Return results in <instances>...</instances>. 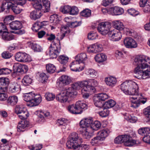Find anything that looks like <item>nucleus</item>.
Listing matches in <instances>:
<instances>
[{
	"label": "nucleus",
	"instance_id": "36",
	"mask_svg": "<svg viewBox=\"0 0 150 150\" xmlns=\"http://www.w3.org/2000/svg\"><path fill=\"white\" fill-rule=\"evenodd\" d=\"M43 9L42 11L43 12H47L50 10V3L47 0H42Z\"/></svg>",
	"mask_w": 150,
	"mask_h": 150
},
{
	"label": "nucleus",
	"instance_id": "60",
	"mask_svg": "<svg viewBox=\"0 0 150 150\" xmlns=\"http://www.w3.org/2000/svg\"><path fill=\"white\" fill-rule=\"evenodd\" d=\"M39 79L42 83H45L47 80L48 77L44 73H41L39 74Z\"/></svg>",
	"mask_w": 150,
	"mask_h": 150
},
{
	"label": "nucleus",
	"instance_id": "63",
	"mask_svg": "<svg viewBox=\"0 0 150 150\" xmlns=\"http://www.w3.org/2000/svg\"><path fill=\"white\" fill-rule=\"evenodd\" d=\"M103 110L99 112V114L102 117H106L109 114V111L106 108L104 107Z\"/></svg>",
	"mask_w": 150,
	"mask_h": 150
},
{
	"label": "nucleus",
	"instance_id": "31",
	"mask_svg": "<svg viewBox=\"0 0 150 150\" xmlns=\"http://www.w3.org/2000/svg\"><path fill=\"white\" fill-rule=\"evenodd\" d=\"M85 84L84 80L74 83L72 86L71 87L74 90H79L81 88H84Z\"/></svg>",
	"mask_w": 150,
	"mask_h": 150
},
{
	"label": "nucleus",
	"instance_id": "20",
	"mask_svg": "<svg viewBox=\"0 0 150 150\" xmlns=\"http://www.w3.org/2000/svg\"><path fill=\"white\" fill-rule=\"evenodd\" d=\"M36 114H37L39 119L38 120L39 122H44L45 121L44 117H47L50 115L49 112L46 111L43 112L41 110L37 111L36 112Z\"/></svg>",
	"mask_w": 150,
	"mask_h": 150
},
{
	"label": "nucleus",
	"instance_id": "9",
	"mask_svg": "<svg viewBox=\"0 0 150 150\" xmlns=\"http://www.w3.org/2000/svg\"><path fill=\"white\" fill-rule=\"evenodd\" d=\"M60 52L59 47H58L57 45L53 43L51 45L49 48V53L50 58H56L59 55Z\"/></svg>",
	"mask_w": 150,
	"mask_h": 150
},
{
	"label": "nucleus",
	"instance_id": "38",
	"mask_svg": "<svg viewBox=\"0 0 150 150\" xmlns=\"http://www.w3.org/2000/svg\"><path fill=\"white\" fill-rule=\"evenodd\" d=\"M82 134L83 137L86 139H89L91 138L92 135L91 133L89 132V129L88 128H83Z\"/></svg>",
	"mask_w": 150,
	"mask_h": 150
},
{
	"label": "nucleus",
	"instance_id": "52",
	"mask_svg": "<svg viewBox=\"0 0 150 150\" xmlns=\"http://www.w3.org/2000/svg\"><path fill=\"white\" fill-rule=\"evenodd\" d=\"M88 37L89 40H93L98 38V35L96 32H91L88 34Z\"/></svg>",
	"mask_w": 150,
	"mask_h": 150
},
{
	"label": "nucleus",
	"instance_id": "64",
	"mask_svg": "<svg viewBox=\"0 0 150 150\" xmlns=\"http://www.w3.org/2000/svg\"><path fill=\"white\" fill-rule=\"evenodd\" d=\"M144 113L146 117L150 120V106L144 109Z\"/></svg>",
	"mask_w": 150,
	"mask_h": 150
},
{
	"label": "nucleus",
	"instance_id": "19",
	"mask_svg": "<svg viewBox=\"0 0 150 150\" xmlns=\"http://www.w3.org/2000/svg\"><path fill=\"white\" fill-rule=\"evenodd\" d=\"M57 123L58 125L62 127V129H69V125H68V122L67 120L64 118H60L57 121Z\"/></svg>",
	"mask_w": 150,
	"mask_h": 150
},
{
	"label": "nucleus",
	"instance_id": "40",
	"mask_svg": "<svg viewBox=\"0 0 150 150\" xmlns=\"http://www.w3.org/2000/svg\"><path fill=\"white\" fill-rule=\"evenodd\" d=\"M20 85L16 83H14L11 85L10 91L12 93L16 92L20 90Z\"/></svg>",
	"mask_w": 150,
	"mask_h": 150
},
{
	"label": "nucleus",
	"instance_id": "3",
	"mask_svg": "<svg viewBox=\"0 0 150 150\" xmlns=\"http://www.w3.org/2000/svg\"><path fill=\"white\" fill-rule=\"evenodd\" d=\"M25 101L29 102L28 105L33 107L38 105L42 101V98L40 94H36L32 92L25 93L23 96Z\"/></svg>",
	"mask_w": 150,
	"mask_h": 150
},
{
	"label": "nucleus",
	"instance_id": "25",
	"mask_svg": "<svg viewBox=\"0 0 150 150\" xmlns=\"http://www.w3.org/2000/svg\"><path fill=\"white\" fill-rule=\"evenodd\" d=\"M32 4L33 7L36 9V10H40L42 13V11L43 7L42 5V0H35Z\"/></svg>",
	"mask_w": 150,
	"mask_h": 150
},
{
	"label": "nucleus",
	"instance_id": "47",
	"mask_svg": "<svg viewBox=\"0 0 150 150\" xmlns=\"http://www.w3.org/2000/svg\"><path fill=\"white\" fill-rule=\"evenodd\" d=\"M102 141L98 136L93 138L91 141V143L93 146L96 145L100 143V142Z\"/></svg>",
	"mask_w": 150,
	"mask_h": 150
},
{
	"label": "nucleus",
	"instance_id": "26",
	"mask_svg": "<svg viewBox=\"0 0 150 150\" xmlns=\"http://www.w3.org/2000/svg\"><path fill=\"white\" fill-rule=\"evenodd\" d=\"M94 59L96 62L100 63L106 60L107 56L105 54L101 53L97 54L95 57Z\"/></svg>",
	"mask_w": 150,
	"mask_h": 150
},
{
	"label": "nucleus",
	"instance_id": "42",
	"mask_svg": "<svg viewBox=\"0 0 150 150\" xmlns=\"http://www.w3.org/2000/svg\"><path fill=\"white\" fill-rule=\"evenodd\" d=\"M12 4V3L7 0H5L3 1L1 6L4 11L5 9L8 10L11 8Z\"/></svg>",
	"mask_w": 150,
	"mask_h": 150
},
{
	"label": "nucleus",
	"instance_id": "1",
	"mask_svg": "<svg viewBox=\"0 0 150 150\" xmlns=\"http://www.w3.org/2000/svg\"><path fill=\"white\" fill-rule=\"evenodd\" d=\"M121 88L125 94L133 96L130 98L132 103V107H138L141 103L144 104L146 102V98L143 97L142 93H139L138 86L135 82L132 81H125L121 84Z\"/></svg>",
	"mask_w": 150,
	"mask_h": 150
},
{
	"label": "nucleus",
	"instance_id": "14",
	"mask_svg": "<svg viewBox=\"0 0 150 150\" xmlns=\"http://www.w3.org/2000/svg\"><path fill=\"white\" fill-rule=\"evenodd\" d=\"M124 43L125 46L128 48H136L137 46L135 41L130 38H127L125 39Z\"/></svg>",
	"mask_w": 150,
	"mask_h": 150
},
{
	"label": "nucleus",
	"instance_id": "16",
	"mask_svg": "<svg viewBox=\"0 0 150 150\" xmlns=\"http://www.w3.org/2000/svg\"><path fill=\"white\" fill-rule=\"evenodd\" d=\"M103 50L102 46L100 44H96L90 46L88 47V51L90 52L96 53Z\"/></svg>",
	"mask_w": 150,
	"mask_h": 150
},
{
	"label": "nucleus",
	"instance_id": "59",
	"mask_svg": "<svg viewBox=\"0 0 150 150\" xmlns=\"http://www.w3.org/2000/svg\"><path fill=\"white\" fill-rule=\"evenodd\" d=\"M98 99L97 98H95L94 100V104L97 107L100 108H104V103Z\"/></svg>",
	"mask_w": 150,
	"mask_h": 150
},
{
	"label": "nucleus",
	"instance_id": "30",
	"mask_svg": "<svg viewBox=\"0 0 150 150\" xmlns=\"http://www.w3.org/2000/svg\"><path fill=\"white\" fill-rule=\"evenodd\" d=\"M1 36L3 40L6 41H10L14 39V37L12 34L6 31L3 32Z\"/></svg>",
	"mask_w": 150,
	"mask_h": 150
},
{
	"label": "nucleus",
	"instance_id": "39",
	"mask_svg": "<svg viewBox=\"0 0 150 150\" xmlns=\"http://www.w3.org/2000/svg\"><path fill=\"white\" fill-rule=\"evenodd\" d=\"M22 81L24 85L28 86L32 83V79L31 76L29 75H26L24 76Z\"/></svg>",
	"mask_w": 150,
	"mask_h": 150
},
{
	"label": "nucleus",
	"instance_id": "53",
	"mask_svg": "<svg viewBox=\"0 0 150 150\" xmlns=\"http://www.w3.org/2000/svg\"><path fill=\"white\" fill-rule=\"evenodd\" d=\"M68 59L67 57L62 55L59 57V61L61 64H65L68 62Z\"/></svg>",
	"mask_w": 150,
	"mask_h": 150
},
{
	"label": "nucleus",
	"instance_id": "51",
	"mask_svg": "<svg viewBox=\"0 0 150 150\" xmlns=\"http://www.w3.org/2000/svg\"><path fill=\"white\" fill-rule=\"evenodd\" d=\"M70 9H71V6L68 5H66L60 8V10L61 11L64 13H68L70 14Z\"/></svg>",
	"mask_w": 150,
	"mask_h": 150
},
{
	"label": "nucleus",
	"instance_id": "28",
	"mask_svg": "<svg viewBox=\"0 0 150 150\" xmlns=\"http://www.w3.org/2000/svg\"><path fill=\"white\" fill-rule=\"evenodd\" d=\"M64 91L68 97L73 98L77 94L76 91L71 87L69 88Z\"/></svg>",
	"mask_w": 150,
	"mask_h": 150
},
{
	"label": "nucleus",
	"instance_id": "55",
	"mask_svg": "<svg viewBox=\"0 0 150 150\" xmlns=\"http://www.w3.org/2000/svg\"><path fill=\"white\" fill-rule=\"evenodd\" d=\"M88 146L86 144L79 145L78 144L74 148V150H88Z\"/></svg>",
	"mask_w": 150,
	"mask_h": 150
},
{
	"label": "nucleus",
	"instance_id": "54",
	"mask_svg": "<svg viewBox=\"0 0 150 150\" xmlns=\"http://www.w3.org/2000/svg\"><path fill=\"white\" fill-rule=\"evenodd\" d=\"M91 91H88L87 89L85 88V87L82 89L81 90V94L82 97L85 99L88 98L89 96V95L88 92Z\"/></svg>",
	"mask_w": 150,
	"mask_h": 150
},
{
	"label": "nucleus",
	"instance_id": "61",
	"mask_svg": "<svg viewBox=\"0 0 150 150\" xmlns=\"http://www.w3.org/2000/svg\"><path fill=\"white\" fill-rule=\"evenodd\" d=\"M45 97L46 99L48 101L52 100L55 98L54 95L49 92H47L45 94Z\"/></svg>",
	"mask_w": 150,
	"mask_h": 150
},
{
	"label": "nucleus",
	"instance_id": "58",
	"mask_svg": "<svg viewBox=\"0 0 150 150\" xmlns=\"http://www.w3.org/2000/svg\"><path fill=\"white\" fill-rule=\"evenodd\" d=\"M80 15L85 17H89L91 15V10L88 9L84 10L81 12Z\"/></svg>",
	"mask_w": 150,
	"mask_h": 150
},
{
	"label": "nucleus",
	"instance_id": "13",
	"mask_svg": "<svg viewBox=\"0 0 150 150\" xmlns=\"http://www.w3.org/2000/svg\"><path fill=\"white\" fill-rule=\"evenodd\" d=\"M123 142L126 146H131L134 144L136 143L135 140H133L132 137L129 135L125 134L122 135Z\"/></svg>",
	"mask_w": 150,
	"mask_h": 150
},
{
	"label": "nucleus",
	"instance_id": "33",
	"mask_svg": "<svg viewBox=\"0 0 150 150\" xmlns=\"http://www.w3.org/2000/svg\"><path fill=\"white\" fill-rule=\"evenodd\" d=\"M138 133L143 136H147L150 133V128L149 127L141 128L138 130Z\"/></svg>",
	"mask_w": 150,
	"mask_h": 150
},
{
	"label": "nucleus",
	"instance_id": "45",
	"mask_svg": "<svg viewBox=\"0 0 150 150\" xmlns=\"http://www.w3.org/2000/svg\"><path fill=\"white\" fill-rule=\"evenodd\" d=\"M50 23H52L54 25L57 24L59 22L58 15L56 14L51 15L50 17Z\"/></svg>",
	"mask_w": 150,
	"mask_h": 150
},
{
	"label": "nucleus",
	"instance_id": "12",
	"mask_svg": "<svg viewBox=\"0 0 150 150\" xmlns=\"http://www.w3.org/2000/svg\"><path fill=\"white\" fill-rule=\"evenodd\" d=\"M72 80L69 76L63 75L59 77L58 81L59 86L60 87L67 85L71 82Z\"/></svg>",
	"mask_w": 150,
	"mask_h": 150
},
{
	"label": "nucleus",
	"instance_id": "2",
	"mask_svg": "<svg viewBox=\"0 0 150 150\" xmlns=\"http://www.w3.org/2000/svg\"><path fill=\"white\" fill-rule=\"evenodd\" d=\"M137 65L134 72L136 77L139 79L150 77V59L144 55H138L134 59Z\"/></svg>",
	"mask_w": 150,
	"mask_h": 150
},
{
	"label": "nucleus",
	"instance_id": "18",
	"mask_svg": "<svg viewBox=\"0 0 150 150\" xmlns=\"http://www.w3.org/2000/svg\"><path fill=\"white\" fill-rule=\"evenodd\" d=\"M80 63L76 59L72 62L70 65V68L71 71H82L84 68V67H79V65Z\"/></svg>",
	"mask_w": 150,
	"mask_h": 150
},
{
	"label": "nucleus",
	"instance_id": "37",
	"mask_svg": "<svg viewBox=\"0 0 150 150\" xmlns=\"http://www.w3.org/2000/svg\"><path fill=\"white\" fill-rule=\"evenodd\" d=\"M6 80L8 79L0 78V92L5 91L6 90V85L7 83Z\"/></svg>",
	"mask_w": 150,
	"mask_h": 150
},
{
	"label": "nucleus",
	"instance_id": "17",
	"mask_svg": "<svg viewBox=\"0 0 150 150\" xmlns=\"http://www.w3.org/2000/svg\"><path fill=\"white\" fill-rule=\"evenodd\" d=\"M28 70V66L25 64H20L15 67L13 66V73L17 74L18 73L23 72L25 73Z\"/></svg>",
	"mask_w": 150,
	"mask_h": 150
},
{
	"label": "nucleus",
	"instance_id": "50",
	"mask_svg": "<svg viewBox=\"0 0 150 150\" xmlns=\"http://www.w3.org/2000/svg\"><path fill=\"white\" fill-rule=\"evenodd\" d=\"M85 74L93 78L94 77L97 75L96 72L94 69H92L87 70L86 71Z\"/></svg>",
	"mask_w": 150,
	"mask_h": 150
},
{
	"label": "nucleus",
	"instance_id": "5",
	"mask_svg": "<svg viewBox=\"0 0 150 150\" xmlns=\"http://www.w3.org/2000/svg\"><path fill=\"white\" fill-rule=\"evenodd\" d=\"M82 142V139L76 132H73L70 135L66 143L67 147L69 149H74L76 145Z\"/></svg>",
	"mask_w": 150,
	"mask_h": 150
},
{
	"label": "nucleus",
	"instance_id": "32",
	"mask_svg": "<svg viewBox=\"0 0 150 150\" xmlns=\"http://www.w3.org/2000/svg\"><path fill=\"white\" fill-rule=\"evenodd\" d=\"M18 101L17 96H10L7 100V104L11 105H16Z\"/></svg>",
	"mask_w": 150,
	"mask_h": 150
},
{
	"label": "nucleus",
	"instance_id": "8",
	"mask_svg": "<svg viewBox=\"0 0 150 150\" xmlns=\"http://www.w3.org/2000/svg\"><path fill=\"white\" fill-rule=\"evenodd\" d=\"M16 60L21 62H30L32 59L30 55L23 52H19L15 55Z\"/></svg>",
	"mask_w": 150,
	"mask_h": 150
},
{
	"label": "nucleus",
	"instance_id": "34",
	"mask_svg": "<svg viewBox=\"0 0 150 150\" xmlns=\"http://www.w3.org/2000/svg\"><path fill=\"white\" fill-rule=\"evenodd\" d=\"M87 59V57L86 54L85 53H82L78 54L76 57L75 59L79 63H82L84 61Z\"/></svg>",
	"mask_w": 150,
	"mask_h": 150
},
{
	"label": "nucleus",
	"instance_id": "29",
	"mask_svg": "<svg viewBox=\"0 0 150 150\" xmlns=\"http://www.w3.org/2000/svg\"><path fill=\"white\" fill-rule=\"evenodd\" d=\"M110 132V130L108 129H103L98 132V136L100 137L102 141H103L108 136Z\"/></svg>",
	"mask_w": 150,
	"mask_h": 150
},
{
	"label": "nucleus",
	"instance_id": "24",
	"mask_svg": "<svg viewBox=\"0 0 150 150\" xmlns=\"http://www.w3.org/2000/svg\"><path fill=\"white\" fill-rule=\"evenodd\" d=\"M105 82L108 86H114L117 82L116 78L112 76L106 78L105 79Z\"/></svg>",
	"mask_w": 150,
	"mask_h": 150
},
{
	"label": "nucleus",
	"instance_id": "44",
	"mask_svg": "<svg viewBox=\"0 0 150 150\" xmlns=\"http://www.w3.org/2000/svg\"><path fill=\"white\" fill-rule=\"evenodd\" d=\"M18 115L19 118L21 120L26 119L29 116V114L27 109L24 110Z\"/></svg>",
	"mask_w": 150,
	"mask_h": 150
},
{
	"label": "nucleus",
	"instance_id": "6",
	"mask_svg": "<svg viewBox=\"0 0 150 150\" xmlns=\"http://www.w3.org/2000/svg\"><path fill=\"white\" fill-rule=\"evenodd\" d=\"M112 27L111 23L108 21L103 22L98 24V32L103 35L109 33Z\"/></svg>",
	"mask_w": 150,
	"mask_h": 150
},
{
	"label": "nucleus",
	"instance_id": "48",
	"mask_svg": "<svg viewBox=\"0 0 150 150\" xmlns=\"http://www.w3.org/2000/svg\"><path fill=\"white\" fill-rule=\"evenodd\" d=\"M101 126V125L100 122L98 121L94 122L93 121L90 129H92L93 130H97L100 128Z\"/></svg>",
	"mask_w": 150,
	"mask_h": 150
},
{
	"label": "nucleus",
	"instance_id": "56",
	"mask_svg": "<svg viewBox=\"0 0 150 150\" xmlns=\"http://www.w3.org/2000/svg\"><path fill=\"white\" fill-rule=\"evenodd\" d=\"M109 97L105 93H99L97 96V98L101 101H104L108 99Z\"/></svg>",
	"mask_w": 150,
	"mask_h": 150
},
{
	"label": "nucleus",
	"instance_id": "35",
	"mask_svg": "<svg viewBox=\"0 0 150 150\" xmlns=\"http://www.w3.org/2000/svg\"><path fill=\"white\" fill-rule=\"evenodd\" d=\"M46 22V21H43L35 23L33 25L32 28V30L34 31L37 32L38 30L45 25L44 23Z\"/></svg>",
	"mask_w": 150,
	"mask_h": 150
},
{
	"label": "nucleus",
	"instance_id": "4",
	"mask_svg": "<svg viewBox=\"0 0 150 150\" xmlns=\"http://www.w3.org/2000/svg\"><path fill=\"white\" fill-rule=\"evenodd\" d=\"M87 104L82 100L77 101L75 104L69 105L67 108L68 110L70 113L75 114L81 113L83 109L87 108Z\"/></svg>",
	"mask_w": 150,
	"mask_h": 150
},
{
	"label": "nucleus",
	"instance_id": "57",
	"mask_svg": "<svg viewBox=\"0 0 150 150\" xmlns=\"http://www.w3.org/2000/svg\"><path fill=\"white\" fill-rule=\"evenodd\" d=\"M11 9L13 12L16 14L20 13L23 10L22 9H20L19 7L13 4L11 7Z\"/></svg>",
	"mask_w": 150,
	"mask_h": 150
},
{
	"label": "nucleus",
	"instance_id": "7",
	"mask_svg": "<svg viewBox=\"0 0 150 150\" xmlns=\"http://www.w3.org/2000/svg\"><path fill=\"white\" fill-rule=\"evenodd\" d=\"M9 26L12 30H17V31H11V32L15 34L22 35L24 34L25 32L24 30H20L22 27L21 23L18 21H12L9 23Z\"/></svg>",
	"mask_w": 150,
	"mask_h": 150
},
{
	"label": "nucleus",
	"instance_id": "46",
	"mask_svg": "<svg viewBox=\"0 0 150 150\" xmlns=\"http://www.w3.org/2000/svg\"><path fill=\"white\" fill-rule=\"evenodd\" d=\"M30 46L32 49L35 51L40 52L41 51L42 49L40 46L38 44L35 43H31Z\"/></svg>",
	"mask_w": 150,
	"mask_h": 150
},
{
	"label": "nucleus",
	"instance_id": "41",
	"mask_svg": "<svg viewBox=\"0 0 150 150\" xmlns=\"http://www.w3.org/2000/svg\"><path fill=\"white\" fill-rule=\"evenodd\" d=\"M116 103L115 101L112 99L108 100L104 104V107L106 108H112L116 105Z\"/></svg>",
	"mask_w": 150,
	"mask_h": 150
},
{
	"label": "nucleus",
	"instance_id": "43",
	"mask_svg": "<svg viewBox=\"0 0 150 150\" xmlns=\"http://www.w3.org/2000/svg\"><path fill=\"white\" fill-rule=\"evenodd\" d=\"M46 69L48 73H52L56 70V67L53 64H49L46 65Z\"/></svg>",
	"mask_w": 150,
	"mask_h": 150
},
{
	"label": "nucleus",
	"instance_id": "27",
	"mask_svg": "<svg viewBox=\"0 0 150 150\" xmlns=\"http://www.w3.org/2000/svg\"><path fill=\"white\" fill-rule=\"evenodd\" d=\"M115 28L118 30H122L125 29V27L122 22L119 20L114 21L112 22Z\"/></svg>",
	"mask_w": 150,
	"mask_h": 150
},
{
	"label": "nucleus",
	"instance_id": "21",
	"mask_svg": "<svg viewBox=\"0 0 150 150\" xmlns=\"http://www.w3.org/2000/svg\"><path fill=\"white\" fill-rule=\"evenodd\" d=\"M57 100L62 103H64L67 101L68 97L64 91L59 93L56 96Z\"/></svg>",
	"mask_w": 150,
	"mask_h": 150
},
{
	"label": "nucleus",
	"instance_id": "62",
	"mask_svg": "<svg viewBox=\"0 0 150 150\" xmlns=\"http://www.w3.org/2000/svg\"><path fill=\"white\" fill-rule=\"evenodd\" d=\"M14 18L13 16L12 15H9L6 16L5 17V18L4 19V22L5 25H9V23L10 21L13 20Z\"/></svg>",
	"mask_w": 150,
	"mask_h": 150
},
{
	"label": "nucleus",
	"instance_id": "23",
	"mask_svg": "<svg viewBox=\"0 0 150 150\" xmlns=\"http://www.w3.org/2000/svg\"><path fill=\"white\" fill-rule=\"evenodd\" d=\"M42 15L41 11L40 10H34L30 13V17L32 20H35L40 18Z\"/></svg>",
	"mask_w": 150,
	"mask_h": 150
},
{
	"label": "nucleus",
	"instance_id": "10",
	"mask_svg": "<svg viewBox=\"0 0 150 150\" xmlns=\"http://www.w3.org/2000/svg\"><path fill=\"white\" fill-rule=\"evenodd\" d=\"M85 88L88 91H93L95 89V87L98 85L97 81L94 79H91L87 80H84Z\"/></svg>",
	"mask_w": 150,
	"mask_h": 150
},
{
	"label": "nucleus",
	"instance_id": "22",
	"mask_svg": "<svg viewBox=\"0 0 150 150\" xmlns=\"http://www.w3.org/2000/svg\"><path fill=\"white\" fill-rule=\"evenodd\" d=\"M29 122L25 121H21L20 122L17 126V130L18 132H23L24 129L29 126Z\"/></svg>",
	"mask_w": 150,
	"mask_h": 150
},
{
	"label": "nucleus",
	"instance_id": "11",
	"mask_svg": "<svg viewBox=\"0 0 150 150\" xmlns=\"http://www.w3.org/2000/svg\"><path fill=\"white\" fill-rule=\"evenodd\" d=\"M108 35L110 38L111 40L113 41H118L122 37L121 33L115 29L111 30L108 33Z\"/></svg>",
	"mask_w": 150,
	"mask_h": 150
},
{
	"label": "nucleus",
	"instance_id": "15",
	"mask_svg": "<svg viewBox=\"0 0 150 150\" xmlns=\"http://www.w3.org/2000/svg\"><path fill=\"white\" fill-rule=\"evenodd\" d=\"M93 121L92 119L86 118L82 120L80 122V127L82 128L90 129Z\"/></svg>",
	"mask_w": 150,
	"mask_h": 150
},
{
	"label": "nucleus",
	"instance_id": "49",
	"mask_svg": "<svg viewBox=\"0 0 150 150\" xmlns=\"http://www.w3.org/2000/svg\"><path fill=\"white\" fill-rule=\"evenodd\" d=\"M27 109L23 105H17L15 108V112L18 114L21 112H22L24 110Z\"/></svg>",
	"mask_w": 150,
	"mask_h": 150
}]
</instances>
